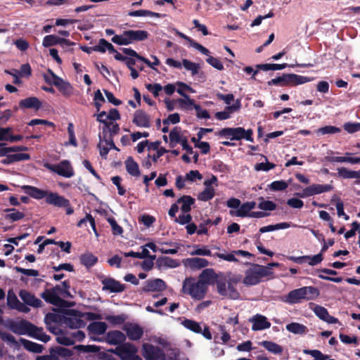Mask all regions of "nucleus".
<instances>
[{
	"label": "nucleus",
	"mask_w": 360,
	"mask_h": 360,
	"mask_svg": "<svg viewBox=\"0 0 360 360\" xmlns=\"http://www.w3.org/2000/svg\"><path fill=\"white\" fill-rule=\"evenodd\" d=\"M22 189L26 194L34 199L41 200L45 198L46 202L49 205H61L60 202L62 199L60 198V195L56 192L42 190L37 187L29 185L22 186Z\"/></svg>",
	"instance_id": "nucleus-1"
},
{
	"label": "nucleus",
	"mask_w": 360,
	"mask_h": 360,
	"mask_svg": "<svg viewBox=\"0 0 360 360\" xmlns=\"http://www.w3.org/2000/svg\"><path fill=\"white\" fill-rule=\"evenodd\" d=\"M271 274L273 272L269 271V267L254 263L250 264V267L245 272L243 283L247 286L255 285L259 284L263 278Z\"/></svg>",
	"instance_id": "nucleus-2"
},
{
	"label": "nucleus",
	"mask_w": 360,
	"mask_h": 360,
	"mask_svg": "<svg viewBox=\"0 0 360 360\" xmlns=\"http://www.w3.org/2000/svg\"><path fill=\"white\" fill-rule=\"evenodd\" d=\"M216 135L230 139L231 141H240L245 139L248 141L254 142L253 130L252 129H245L243 127H226L218 131Z\"/></svg>",
	"instance_id": "nucleus-3"
},
{
	"label": "nucleus",
	"mask_w": 360,
	"mask_h": 360,
	"mask_svg": "<svg viewBox=\"0 0 360 360\" xmlns=\"http://www.w3.org/2000/svg\"><path fill=\"white\" fill-rule=\"evenodd\" d=\"M207 291V287L193 277L186 278L183 282L182 292L189 295L192 298L200 300L203 299Z\"/></svg>",
	"instance_id": "nucleus-4"
},
{
	"label": "nucleus",
	"mask_w": 360,
	"mask_h": 360,
	"mask_svg": "<svg viewBox=\"0 0 360 360\" xmlns=\"http://www.w3.org/2000/svg\"><path fill=\"white\" fill-rule=\"evenodd\" d=\"M149 34L146 30H126L122 34H116L111 41L118 45H129L135 41H142L148 39Z\"/></svg>",
	"instance_id": "nucleus-5"
},
{
	"label": "nucleus",
	"mask_w": 360,
	"mask_h": 360,
	"mask_svg": "<svg viewBox=\"0 0 360 360\" xmlns=\"http://www.w3.org/2000/svg\"><path fill=\"white\" fill-rule=\"evenodd\" d=\"M44 167L51 172L65 178H70L75 175L74 169L68 160H63L58 164L46 163Z\"/></svg>",
	"instance_id": "nucleus-6"
},
{
	"label": "nucleus",
	"mask_w": 360,
	"mask_h": 360,
	"mask_svg": "<svg viewBox=\"0 0 360 360\" xmlns=\"http://www.w3.org/2000/svg\"><path fill=\"white\" fill-rule=\"evenodd\" d=\"M333 189V186L331 184H313L304 188L302 193H297V195H298L300 198H305L314 195L329 192Z\"/></svg>",
	"instance_id": "nucleus-7"
},
{
	"label": "nucleus",
	"mask_w": 360,
	"mask_h": 360,
	"mask_svg": "<svg viewBox=\"0 0 360 360\" xmlns=\"http://www.w3.org/2000/svg\"><path fill=\"white\" fill-rule=\"evenodd\" d=\"M143 355L146 360H165L166 359L162 348L148 343L143 345Z\"/></svg>",
	"instance_id": "nucleus-8"
},
{
	"label": "nucleus",
	"mask_w": 360,
	"mask_h": 360,
	"mask_svg": "<svg viewBox=\"0 0 360 360\" xmlns=\"http://www.w3.org/2000/svg\"><path fill=\"white\" fill-rule=\"evenodd\" d=\"M100 141L98 144L100 155L104 158H107V155L111 149L119 151L120 149L115 146L113 141V137H108V136H102L99 134Z\"/></svg>",
	"instance_id": "nucleus-9"
},
{
	"label": "nucleus",
	"mask_w": 360,
	"mask_h": 360,
	"mask_svg": "<svg viewBox=\"0 0 360 360\" xmlns=\"http://www.w3.org/2000/svg\"><path fill=\"white\" fill-rule=\"evenodd\" d=\"M8 328L13 333L18 335H28L29 331H30V330L32 328H34V324L23 319L20 321H9L8 323Z\"/></svg>",
	"instance_id": "nucleus-10"
},
{
	"label": "nucleus",
	"mask_w": 360,
	"mask_h": 360,
	"mask_svg": "<svg viewBox=\"0 0 360 360\" xmlns=\"http://www.w3.org/2000/svg\"><path fill=\"white\" fill-rule=\"evenodd\" d=\"M48 73L55 78L53 85L57 87L58 91L65 97H68L72 94V86L70 82L64 81L62 78L56 75L52 70L48 69Z\"/></svg>",
	"instance_id": "nucleus-11"
},
{
	"label": "nucleus",
	"mask_w": 360,
	"mask_h": 360,
	"mask_svg": "<svg viewBox=\"0 0 360 360\" xmlns=\"http://www.w3.org/2000/svg\"><path fill=\"white\" fill-rule=\"evenodd\" d=\"M57 290H60L59 286H55L51 289H46L41 294V297L49 304L55 306H61L64 300L59 297Z\"/></svg>",
	"instance_id": "nucleus-12"
},
{
	"label": "nucleus",
	"mask_w": 360,
	"mask_h": 360,
	"mask_svg": "<svg viewBox=\"0 0 360 360\" xmlns=\"http://www.w3.org/2000/svg\"><path fill=\"white\" fill-rule=\"evenodd\" d=\"M103 285L102 290L110 292L119 293L125 290V285L113 278H104L101 281Z\"/></svg>",
	"instance_id": "nucleus-13"
},
{
	"label": "nucleus",
	"mask_w": 360,
	"mask_h": 360,
	"mask_svg": "<svg viewBox=\"0 0 360 360\" xmlns=\"http://www.w3.org/2000/svg\"><path fill=\"white\" fill-rule=\"evenodd\" d=\"M136 352L137 349L131 343H123L118 345L115 349V353L122 360H129L130 356Z\"/></svg>",
	"instance_id": "nucleus-14"
},
{
	"label": "nucleus",
	"mask_w": 360,
	"mask_h": 360,
	"mask_svg": "<svg viewBox=\"0 0 360 360\" xmlns=\"http://www.w3.org/2000/svg\"><path fill=\"white\" fill-rule=\"evenodd\" d=\"M122 51L123 53L131 57L136 58V59L143 62L148 67L155 70L154 65H159L160 62L159 59L155 56H152V58L154 60L153 63H151L148 58L139 55L136 51L131 48H122Z\"/></svg>",
	"instance_id": "nucleus-15"
},
{
	"label": "nucleus",
	"mask_w": 360,
	"mask_h": 360,
	"mask_svg": "<svg viewBox=\"0 0 360 360\" xmlns=\"http://www.w3.org/2000/svg\"><path fill=\"white\" fill-rule=\"evenodd\" d=\"M166 289L165 282L160 278L147 280L142 288L143 292H161Z\"/></svg>",
	"instance_id": "nucleus-16"
},
{
	"label": "nucleus",
	"mask_w": 360,
	"mask_h": 360,
	"mask_svg": "<svg viewBox=\"0 0 360 360\" xmlns=\"http://www.w3.org/2000/svg\"><path fill=\"white\" fill-rule=\"evenodd\" d=\"M19 296L23 302L30 307L34 308L41 307L43 306L42 301L36 297V296L26 290H20L19 292Z\"/></svg>",
	"instance_id": "nucleus-17"
},
{
	"label": "nucleus",
	"mask_w": 360,
	"mask_h": 360,
	"mask_svg": "<svg viewBox=\"0 0 360 360\" xmlns=\"http://www.w3.org/2000/svg\"><path fill=\"white\" fill-rule=\"evenodd\" d=\"M249 321L252 323V330L253 331L262 330L269 328L271 323L267 320V318L262 314H256L249 319Z\"/></svg>",
	"instance_id": "nucleus-18"
},
{
	"label": "nucleus",
	"mask_w": 360,
	"mask_h": 360,
	"mask_svg": "<svg viewBox=\"0 0 360 360\" xmlns=\"http://www.w3.org/2000/svg\"><path fill=\"white\" fill-rule=\"evenodd\" d=\"M313 311L321 320L328 323H337L339 322L338 319L334 316H332L329 314L326 308L318 305L314 304V308H312Z\"/></svg>",
	"instance_id": "nucleus-19"
},
{
	"label": "nucleus",
	"mask_w": 360,
	"mask_h": 360,
	"mask_svg": "<svg viewBox=\"0 0 360 360\" xmlns=\"http://www.w3.org/2000/svg\"><path fill=\"white\" fill-rule=\"evenodd\" d=\"M133 123L139 127H150V117L142 110H137L134 114Z\"/></svg>",
	"instance_id": "nucleus-20"
},
{
	"label": "nucleus",
	"mask_w": 360,
	"mask_h": 360,
	"mask_svg": "<svg viewBox=\"0 0 360 360\" xmlns=\"http://www.w3.org/2000/svg\"><path fill=\"white\" fill-rule=\"evenodd\" d=\"M58 44L62 45L63 46L64 45H66L68 46L75 45L74 42L70 41L68 39L60 38V37H58L56 35H53V34L46 35V37H44V39H43V42H42V45L44 47H49V46H54V45H56Z\"/></svg>",
	"instance_id": "nucleus-21"
},
{
	"label": "nucleus",
	"mask_w": 360,
	"mask_h": 360,
	"mask_svg": "<svg viewBox=\"0 0 360 360\" xmlns=\"http://www.w3.org/2000/svg\"><path fill=\"white\" fill-rule=\"evenodd\" d=\"M218 275L213 269H205L200 274L198 280L207 287L208 285L214 284Z\"/></svg>",
	"instance_id": "nucleus-22"
},
{
	"label": "nucleus",
	"mask_w": 360,
	"mask_h": 360,
	"mask_svg": "<svg viewBox=\"0 0 360 360\" xmlns=\"http://www.w3.org/2000/svg\"><path fill=\"white\" fill-rule=\"evenodd\" d=\"M184 264L192 270H198L207 267L209 265V262L204 258L191 257L184 259Z\"/></svg>",
	"instance_id": "nucleus-23"
},
{
	"label": "nucleus",
	"mask_w": 360,
	"mask_h": 360,
	"mask_svg": "<svg viewBox=\"0 0 360 360\" xmlns=\"http://www.w3.org/2000/svg\"><path fill=\"white\" fill-rule=\"evenodd\" d=\"M20 109H34L38 110L41 108V102L34 96L26 98L19 101Z\"/></svg>",
	"instance_id": "nucleus-24"
},
{
	"label": "nucleus",
	"mask_w": 360,
	"mask_h": 360,
	"mask_svg": "<svg viewBox=\"0 0 360 360\" xmlns=\"http://www.w3.org/2000/svg\"><path fill=\"white\" fill-rule=\"evenodd\" d=\"M128 338L131 340H139L143 335V330L137 324L130 323L124 328Z\"/></svg>",
	"instance_id": "nucleus-25"
},
{
	"label": "nucleus",
	"mask_w": 360,
	"mask_h": 360,
	"mask_svg": "<svg viewBox=\"0 0 360 360\" xmlns=\"http://www.w3.org/2000/svg\"><path fill=\"white\" fill-rule=\"evenodd\" d=\"M302 292L301 288L292 290L283 297V301L290 304L300 303L303 300Z\"/></svg>",
	"instance_id": "nucleus-26"
},
{
	"label": "nucleus",
	"mask_w": 360,
	"mask_h": 360,
	"mask_svg": "<svg viewBox=\"0 0 360 360\" xmlns=\"http://www.w3.org/2000/svg\"><path fill=\"white\" fill-rule=\"evenodd\" d=\"M286 80L287 86H297L309 82L313 80V78L292 73H286Z\"/></svg>",
	"instance_id": "nucleus-27"
},
{
	"label": "nucleus",
	"mask_w": 360,
	"mask_h": 360,
	"mask_svg": "<svg viewBox=\"0 0 360 360\" xmlns=\"http://www.w3.org/2000/svg\"><path fill=\"white\" fill-rule=\"evenodd\" d=\"M107 340L110 345H117L122 343L123 344L126 340V336L120 330H112L108 333Z\"/></svg>",
	"instance_id": "nucleus-28"
},
{
	"label": "nucleus",
	"mask_w": 360,
	"mask_h": 360,
	"mask_svg": "<svg viewBox=\"0 0 360 360\" xmlns=\"http://www.w3.org/2000/svg\"><path fill=\"white\" fill-rule=\"evenodd\" d=\"M195 199L191 195H184L176 200L177 204L181 203V210L184 213H188L191 210V207L195 204Z\"/></svg>",
	"instance_id": "nucleus-29"
},
{
	"label": "nucleus",
	"mask_w": 360,
	"mask_h": 360,
	"mask_svg": "<svg viewBox=\"0 0 360 360\" xmlns=\"http://www.w3.org/2000/svg\"><path fill=\"white\" fill-rule=\"evenodd\" d=\"M291 225L288 222H282L276 224H271L266 226L261 227L259 229V233L255 235V238L259 239L260 235L266 232L274 231L279 229H285L290 227Z\"/></svg>",
	"instance_id": "nucleus-30"
},
{
	"label": "nucleus",
	"mask_w": 360,
	"mask_h": 360,
	"mask_svg": "<svg viewBox=\"0 0 360 360\" xmlns=\"http://www.w3.org/2000/svg\"><path fill=\"white\" fill-rule=\"evenodd\" d=\"M302 293L303 300H314L320 295L319 290L314 286L302 287Z\"/></svg>",
	"instance_id": "nucleus-31"
},
{
	"label": "nucleus",
	"mask_w": 360,
	"mask_h": 360,
	"mask_svg": "<svg viewBox=\"0 0 360 360\" xmlns=\"http://www.w3.org/2000/svg\"><path fill=\"white\" fill-rule=\"evenodd\" d=\"M28 150L27 146H6V143H0V157H6L9 155L10 153L26 151Z\"/></svg>",
	"instance_id": "nucleus-32"
},
{
	"label": "nucleus",
	"mask_w": 360,
	"mask_h": 360,
	"mask_svg": "<svg viewBox=\"0 0 360 360\" xmlns=\"http://www.w3.org/2000/svg\"><path fill=\"white\" fill-rule=\"evenodd\" d=\"M107 324L105 322L94 321L91 323L87 329L89 333L94 335H103L107 330Z\"/></svg>",
	"instance_id": "nucleus-33"
},
{
	"label": "nucleus",
	"mask_w": 360,
	"mask_h": 360,
	"mask_svg": "<svg viewBox=\"0 0 360 360\" xmlns=\"http://www.w3.org/2000/svg\"><path fill=\"white\" fill-rule=\"evenodd\" d=\"M34 328H32V330H30V331H29V336L37 339L44 342H47L50 340L51 337L44 332L43 328L37 327L35 325H34Z\"/></svg>",
	"instance_id": "nucleus-34"
},
{
	"label": "nucleus",
	"mask_w": 360,
	"mask_h": 360,
	"mask_svg": "<svg viewBox=\"0 0 360 360\" xmlns=\"http://www.w3.org/2000/svg\"><path fill=\"white\" fill-rule=\"evenodd\" d=\"M120 131V126L118 124H113L112 122H105V126L102 127V136H108L113 137Z\"/></svg>",
	"instance_id": "nucleus-35"
},
{
	"label": "nucleus",
	"mask_w": 360,
	"mask_h": 360,
	"mask_svg": "<svg viewBox=\"0 0 360 360\" xmlns=\"http://www.w3.org/2000/svg\"><path fill=\"white\" fill-rule=\"evenodd\" d=\"M155 265L158 269L162 267L175 268L179 266V262L169 257H160L156 259Z\"/></svg>",
	"instance_id": "nucleus-36"
},
{
	"label": "nucleus",
	"mask_w": 360,
	"mask_h": 360,
	"mask_svg": "<svg viewBox=\"0 0 360 360\" xmlns=\"http://www.w3.org/2000/svg\"><path fill=\"white\" fill-rule=\"evenodd\" d=\"M125 167L127 172L133 176H139L141 172L139 165L134 161L132 157H129L125 161Z\"/></svg>",
	"instance_id": "nucleus-37"
},
{
	"label": "nucleus",
	"mask_w": 360,
	"mask_h": 360,
	"mask_svg": "<svg viewBox=\"0 0 360 360\" xmlns=\"http://www.w3.org/2000/svg\"><path fill=\"white\" fill-rule=\"evenodd\" d=\"M228 283L226 276L223 274H219L216 279L214 284L217 285V292L221 296H226V284Z\"/></svg>",
	"instance_id": "nucleus-38"
},
{
	"label": "nucleus",
	"mask_w": 360,
	"mask_h": 360,
	"mask_svg": "<svg viewBox=\"0 0 360 360\" xmlns=\"http://www.w3.org/2000/svg\"><path fill=\"white\" fill-rule=\"evenodd\" d=\"M259 345L264 347L267 351L274 354H281L283 351L282 346L271 341L264 340L259 342Z\"/></svg>",
	"instance_id": "nucleus-39"
},
{
	"label": "nucleus",
	"mask_w": 360,
	"mask_h": 360,
	"mask_svg": "<svg viewBox=\"0 0 360 360\" xmlns=\"http://www.w3.org/2000/svg\"><path fill=\"white\" fill-rule=\"evenodd\" d=\"M169 137L171 148H174L177 143H180L184 139V137L181 136L180 127H175L173 128L169 132Z\"/></svg>",
	"instance_id": "nucleus-40"
},
{
	"label": "nucleus",
	"mask_w": 360,
	"mask_h": 360,
	"mask_svg": "<svg viewBox=\"0 0 360 360\" xmlns=\"http://www.w3.org/2000/svg\"><path fill=\"white\" fill-rule=\"evenodd\" d=\"M338 176L342 179H360V170L352 171L346 167L338 169Z\"/></svg>",
	"instance_id": "nucleus-41"
},
{
	"label": "nucleus",
	"mask_w": 360,
	"mask_h": 360,
	"mask_svg": "<svg viewBox=\"0 0 360 360\" xmlns=\"http://www.w3.org/2000/svg\"><path fill=\"white\" fill-rule=\"evenodd\" d=\"M20 341L25 349L29 352L36 354H39L43 352L44 347L41 345L37 344L36 342L25 339H21Z\"/></svg>",
	"instance_id": "nucleus-42"
},
{
	"label": "nucleus",
	"mask_w": 360,
	"mask_h": 360,
	"mask_svg": "<svg viewBox=\"0 0 360 360\" xmlns=\"http://www.w3.org/2000/svg\"><path fill=\"white\" fill-rule=\"evenodd\" d=\"M80 262L87 269H89L98 262V257L91 252H86L80 256Z\"/></svg>",
	"instance_id": "nucleus-43"
},
{
	"label": "nucleus",
	"mask_w": 360,
	"mask_h": 360,
	"mask_svg": "<svg viewBox=\"0 0 360 360\" xmlns=\"http://www.w3.org/2000/svg\"><path fill=\"white\" fill-rule=\"evenodd\" d=\"M177 93L181 95L184 98H179L177 99L176 102L179 103V106L181 108H186L189 105H192L194 107V105H196L195 103L194 100L191 99L190 96L186 94L185 92L182 91V89L180 88H178L176 89Z\"/></svg>",
	"instance_id": "nucleus-44"
},
{
	"label": "nucleus",
	"mask_w": 360,
	"mask_h": 360,
	"mask_svg": "<svg viewBox=\"0 0 360 360\" xmlns=\"http://www.w3.org/2000/svg\"><path fill=\"white\" fill-rule=\"evenodd\" d=\"M4 212H12L11 213L7 214L5 216V218L6 219L10 220L12 222L22 219L25 216L24 212L18 211L15 208H7V209L4 210Z\"/></svg>",
	"instance_id": "nucleus-45"
},
{
	"label": "nucleus",
	"mask_w": 360,
	"mask_h": 360,
	"mask_svg": "<svg viewBox=\"0 0 360 360\" xmlns=\"http://www.w3.org/2000/svg\"><path fill=\"white\" fill-rule=\"evenodd\" d=\"M129 16L131 17H141V16H149V17H155V18H162L165 15H162L159 13H155L148 10H137L132 11L128 13Z\"/></svg>",
	"instance_id": "nucleus-46"
},
{
	"label": "nucleus",
	"mask_w": 360,
	"mask_h": 360,
	"mask_svg": "<svg viewBox=\"0 0 360 360\" xmlns=\"http://www.w3.org/2000/svg\"><path fill=\"white\" fill-rule=\"evenodd\" d=\"M286 329L294 334H303L305 333L307 330V327L303 324L295 322L288 324Z\"/></svg>",
	"instance_id": "nucleus-47"
},
{
	"label": "nucleus",
	"mask_w": 360,
	"mask_h": 360,
	"mask_svg": "<svg viewBox=\"0 0 360 360\" xmlns=\"http://www.w3.org/2000/svg\"><path fill=\"white\" fill-rule=\"evenodd\" d=\"M215 190L213 187H205L198 195V199L201 201H208L214 198Z\"/></svg>",
	"instance_id": "nucleus-48"
},
{
	"label": "nucleus",
	"mask_w": 360,
	"mask_h": 360,
	"mask_svg": "<svg viewBox=\"0 0 360 360\" xmlns=\"http://www.w3.org/2000/svg\"><path fill=\"white\" fill-rule=\"evenodd\" d=\"M251 212H250L248 205L245 202L243 203L239 206L237 210H230L229 214L231 216H236L239 217H249V214H250Z\"/></svg>",
	"instance_id": "nucleus-49"
},
{
	"label": "nucleus",
	"mask_w": 360,
	"mask_h": 360,
	"mask_svg": "<svg viewBox=\"0 0 360 360\" xmlns=\"http://www.w3.org/2000/svg\"><path fill=\"white\" fill-rule=\"evenodd\" d=\"M341 131V129L335 127V126H331L328 125L323 127L319 128L316 133L318 135H326V134H335L340 133Z\"/></svg>",
	"instance_id": "nucleus-50"
},
{
	"label": "nucleus",
	"mask_w": 360,
	"mask_h": 360,
	"mask_svg": "<svg viewBox=\"0 0 360 360\" xmlns=\"http://www.w3.org/2000/svg\"><path fill=\"white\" fill-rule=\"evenodd\" d=\"M182 325L187 329L195 333H201V326L199 323L186 319L183 321Z\"/></svg>",
	"instance_id": "nucleus-51"
},
{
	"label": "nucleus",
	"mask_w": 360,
	"mask_h": 360,
	"mask_svg": "<svg viewBox=\"0 0 360 360\" xmlns=\"http://www.w3.org/2000/svg\"><path fill=\"white\" fill-rule=\"evenodd\" d=\"M259 200V203L258 204L257 207L262 210L273 211L276 208V205L273 201L265 200L263 197H260Z\"/></svg>",
	"instance_id": "nucleus-52"
},
{
	"label": "nucleus",
	"mask_w": 360,
	"mask_h": 360,
	"mask_svg": "<svg viewBox=\"0 0 360 360\" xmlns=\"http://www.w3.org/2000/svg\"><path fill=\"white\" fill-rule=\"evenodd\" d=\"M51 354H56L62 357H70L72 355V352L70 349L63 347H56L55 348H51L50 350Z\"/></svg>",
	"instance_id": "nucleus-53"
},
{
	"label": "nucleus",
	"mask_w": 360,
	"mask_h": 360,
	"mask_svg": "<svg viewBox=\"0 0 360 360\" xmlns=\"http://www.w3.org/2000/svg\"><path fill=\"white\" fill-rule=\"evenodd\" d=\"M262 158H264V160H266V162H260V163L256 164L255 165V169L256 171L267 172V171H269L270 169L275 168L276 165L274 163L268 162V159L265 155H262Z\"/></svg>",
	"instance_id": "nucleus-54"
},
{
	"label": "nucleus",
	"mask_w": 360,
	"mask_h": 360,
	"mask_svg": "<svg viewBox=\"0 0 360 360\" xmlns=\"http://www.w3.org/2000/svg\"><path fill=\"white\" fill-rule=\"evenodd\" d=\"M182 65L187 70H190L191 72L192 75H197L198 70L200 68L198 63H193L188 59H183Z\"/></svg>",
	"instance_id": "nucleus-55"
},
{
	"label": "nucleus",
	"mask_w": 360,
	"mask_h": 360,
	"mask_svg": "<svg viewBox=\"0 0 360 360\" xmlns=\"http://www.w3.org/2000/svg\"><path fill=\"white\" fill-rule=\"evenodd\" d=\"M194 250L190 252L191 255L211 256L212 252L208 249L207 246L204 245L199 248L198 245L193 246Z\"/></svg>",
	"instance_id": "nucleus-56"
},
{
	"label": "nucleus",
	"mask_w": 360,
	"mask_h": 360,
	"mask_svg": "<svg viewBox=\"0 0 360 360\" xmlns=\"http://www.w3.org/2000/svg\"><path fill=\"white\" fill-rule=\"evenodd\" d=\"M74 349L82 352H98L100 351V347L94 345H79L75 346Z\"/></svg>",
	"instance_id": "nucleus-57"
},
{
	"label": "nucleus",
	"mask_w": 360,
	"mask_h": 360,
	"mask_svg": "<svg viewBox=\"0 0 360 360\" xmlns=\"http://www.w3.org/2000/svg\"><path fill=\"white\" fill-rule=\"evenodd\" d=\"M56 286L60 288V290H57L58 294H60L65 297H72V295L69 292L70 285L68 281H64L61 283V285H56Z\"/></svg>",
	"instance_id": "nucleus-58"
},
{
	"label": "nucleus",
	"mask_w": 360,
	"mask_h": 360,
	"mask_svg": "<svg viewBox=\"0 0 360 360\" xmlns=\"http://www.w3.org/2000/svg\"><path fill=\"white\" fill-rule=\"evenodd\" d=\"M17 296L12 290H9L7 295V304L9 308L14 309L19 304Z\"/></svg>",
	"instance_id": "nucleus-59"
},
{
	"label": "nucleus",
	"mask_w": 360,
	"mask_h": 360,
	"mask_svg": "<svg viewBox=\"0 0 360 360\" xmlns=\"http://www.w3.org/2000/svg\"><path fill=\"white\" fill-rule=\"evenodd\" d=\"M267 84L269 86L276 85L280 86H287L286 73L268 81Z\"/></svg>",
	"instance_id": "nucleus-60"
},
{
	"label": "nucleus",
	"mask_w": 360,
	"mask_h": 360,
	"mask_svg": "<svg viewBox=\"0 0 360 360\" xmlns=\"http://www.w3.org/2000/svg\"><path fill=\"white\" fill-rule=\"evenodd\" d=\"M226 292L227 295L226 297H228L230 299L237 300L240 297V293L238 292V290L231 281L228 282L227 283Z\"/></svg>",
	"instance_id": "nucleus-61"
},
{
	"label": "nucleus",
	"mask_w": 360,
	"mask_h": 360,
	"mask_svg": "<svg viewBox=\"0 0 360 360\" xmlns=\"http://www.w3.org/2000/svg\"><path fill=\"white\" fill-rule=\"evenodd\" d=\"M343 129L349 134H354L360 131V122H345L343 124Z\"/></svg>",
	"instance_id": "nucleus-62"
},
{
	"label": "nucleus",
	"mask_w": 360,
	"mask_h": 360,
	"mask_svg": "<svg viewBox=\"0 0 360 360\" xmlns=\"http://www.w3.org/2000/svg\"><path fill=\"white\" fill-rule=\"evenodd\" d=\"M271 190L274 191H281L285 190L288 184L283 180L274 181L269 186Z\"/></svg>",
	"instance_id": "nucleus-63"
},
{
	"label": "nucleus",
	"mask_w": 360,
	"mask_h": 360,
	"mask_svg": "<svg viewBox=\"0 0 360 360\" xmlns=\"http://www.w3.org/2000/svg\"><path fill=\"white\" fill-rule=\"evenodd\" d=\"M108 222L110 224L113 235H121L123 233V229L120 226L113 217H108Z\"/></svg>",
	"instance_id": "nucleus-64"
}]
</instances>
